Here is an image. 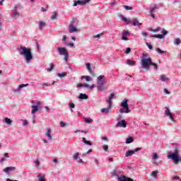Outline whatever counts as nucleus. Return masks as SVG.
I'll return each instance as SVG.
<instances>
[{
  "label": "nucleus",
  "mask_w": 181,
  "mask_h": 181,
  "mask_svg": "<svg viewBox=\"0 0 181 181\" xmlns=\"http://www.w3.org/2000/svg\"><path fill=\"white\" fill-rule=\"evenodd\" d=\"M20 56H22L27 64H30V62L33 60V54L32 53V49L28 48L25 46L20 45L17 49Z\"/></svg>",
  "instance_id": "1"
},
{
  "label": "nucleus",
  "mask_w": 181,
  "mask_h": 181,
  "mask_svg": "<svg viewBox=\"0 0 181 181\" xmlns=\"http://www.w3.org/2000/svg\"><path fill=\"white\" fill-rule=\"evenodd\" d=\"M152 64V58L148 53H143L141 56V69L144 70H149Z\"/></svg>",
  "instance_id": "2"
},
{
  "label": "nucleus",
  "mask_w": 181,
  "mask_h": 181,
  "mask_svg": "<svg viewBox=\"0 0 181 181\" xmlns=\"http://www.w3.org/2000/svg\"><path fill=\"white\" fill-rule=\"evenodd\" d=\"M168 159H172L175 163H179L181 162V156H179V148L176 147L174 153H170L168 155Z\"/></svg>",
  "instance_id": "3"
},
{
  "label": "nucleus",
  "mask_w": 181,
  "mask_h": 181,
  "mask_svg": "<svg viewBox=\"0 0 181 181\" xmlns=\"http://www.w3.org/2000/svg\"><path fill=\"white\" fill-rule=\"evenodd\" d=\"M97 88L99 91H104L105 86V76L100 75L97 78Z\"/></svg>",
  "instance_id": "4"
},
{
  "label": "nucleus",
  "mask_w": 181,
  "mask_h": 181,
  "mask_svg": "<svg viewBox=\"0 0 181 181\" xmlns=\"http://www.w3.org/2000/svg\"><path fill=\"white\" fill-rule=\"evenodd\" d=\"M32 103L35 105H32L31 114L35 115L39 110H42V103L40 102L33 101Z\"/></svg>",
  "instance_id": "5"
},
{
  "label": "nucleus",
  "mask_w": 181,
  "mask_h": 181,
  "mask_svg": "<svg viewBox=\"0 0 181 181\" xmlns=\"http://www.w3.org/2000/svg\"><path fill=\"white\" fill-rule=\"evenodd\" d=\"M74 23H76V21L74 20L71 21L70 25L69 26V33H77L80 32V30H78L77 28H76V26H74Z\"/></svg>",
  "instance_id": "6"
},
{
  "label": "nucleus",
  "mask_w": 181,
  "mask_h": 181,
  "mask_svg": "<svg viewBox=\"0 0 181 181\" xmlns=\"http://www.w3.org/2000/svg\"><path fill=\"white\" fill-rule=\"evenodd\" d=\"M165 115L166 117H169L170 121L175 122V119L173 118L175 117V115H173V113L170 112V109H169V107H165Z\"/></svg>",
  "instance_id": "7"
},
{
  "label": "nucleus",
  "mask_w": 181,
  "mask_h": 181,
  "mask_svg": "<svg viewBox=\"0 0 181 181\" xmlns=\"http://www.w3.org/2000/svg\"><path fill=\"white\" fill-rule=\"evenodd\" d=\"M90 2V0H77L74 1L73 6H77V5H81V6H84V5H87Z\"/></svg>",
  "instance_id": "8"
},
{
  "label": "nucleus",
  "mask_w": 181,
  "mask_h": 181,
  "mask_svg": "<svg viewBox=\"0 0 181 181\" xmlns=\"http://www.w3.org/2000/svg\"><path fill=\"white\" fill-rule=\"evenodd\" d=\"M139 151H142V148L138 147L134 148V150H129L126 153L125 157L129 158V156H132V155H134L135 152H139Z\"/></svg>",
  "instance_id": "9"
},
{
  "label": "nucleus",
  "mask_w": 181,
  "mask_h": 181,
  "mask_svg": "<svg viewBox=\"0 0 181 181\" xmlns=\"http://www.w3.org/2000/svg\"><path fill=\"white\" fill-rule=\"evenodd\" d=\"M115 128H127V121L125 119L118 121L115 125Z\"/></svg>",
  "instance_id": "10"
},
{
  "label": "nucleus",
  "mask_w": 181,
  "mask_h": 181,
  "mask_svg": "<svg viewBox=\"0 0 181 181\" xmlns=\"http://www.w3.org/2000/svg\"><path fill=\"white\" fill-rule=\"evenodd\" d=\"M57 51L60 56H65L69 54V52H67V49L65 47H59L57 49Z\"/></svg>",
  "instance_id": "11"
},
{
  "label": "nucleus",
  "mask_w": 181,
  "mask_h": 181,
  "mask_svg": "<svg viewBox=\"0 0 181 181\" xmlns=\"http://www.w3.org/2000/svg\"><path fill=\"white\" fill-rule=\"evenodd\" d=\"M129 35H130L129 31H128L127 30H124L122 32V40H124V41L129 40L128 37H127L129 36Z\"/></svg>",
  "instance_id": "12"
},
{
  "label": "nucleus",
  "mask_w": 181,
  "mask_h": 181,
  "mask_svg": "<svg viewBox=\"0 0 181 181\" xmlns=\"http://www.w3.org/2000/svg\"><path fill=\"white\" fill-rule=\"evenodd\" d=\"M121 105L126 110V112H131V110H129V107L128 106V100H124L121 103Z\"/></svg>",
  "instance_id": "13"
},
{
  "label": "nucleus",
  "mask_w": 181,
  "mask_h": 181,
  "mask_svg": "<svg viewBox=\"0 0 181 181\" xmlns=\"http://www.w3.org/2000/svg\"><path fill=\"white\" fill-rule=\"evenodd\" d=\"M45 136L48 139V141H52V129L47 128L46 132L45 133Z\"/></svg>",
  "instance_id": "14"
},
{
  "label": "nucleus",
  "mask_w": 181,
  "mask_h": 181,
  "mask_svg": "<svg viewBox=\"0 0 181 181\" xmlns=\"http://www.w3.org/2000/svg\"><path fill=\"white\" fill-rule=\"evenodd\" d=\"M114 98H115V95L114 94V93H112L107 98L106 103H107V104H109L110 105H112V100H114Z\"/></svg>",
  "instance_id": "15"
},
{
  "label": "nucleus",
  "mask_w": 181,
  "mask_h": 181,
  "mask_svg": "<svg viewBox=\"0 0 181 181\" xmlns=\"http://www.w3.org/2000/svg\"><path fill=\"white\" fill-rule=\"evenodd\" d=\"M111 107H112V105H109L107 107L101 109L100 112L103 114H110L111 111Z\"/></svg>",
  "instance_id": "16"
},
{
  "label": "nucleus",
  "mask_w": 181,
  "mask_h": 181,
  "mask_svg": "<svg viewBox=\"0 0 181 181\" xmlns=\"http://www.w3.org/2000/svg\"><path fill=\"white\" fill-rule=\"evenodd\" d=\"M117 180L119 181H134V180L129 178V177H127L125 175H120Z\"/></svg>",
  "instance_id": "17"
},
{
  "label": "nucleus",
  "mask_w": 181,
  "mask_h": 181,
  "mask_svg": "<svg viewBox=\"0 0 181 181\" xmlns=\"http://www.w3.org/2000/svg\"><path fill=\"white\" fill-rule=\"evenodd\" d=\"M119 175H121V173H119V170L118 169V168H115L114 170H113V171L112 172V176H117V178H119Z\"/></svg>",
  "instance_id": "18"
},
{
  "label": "nucleus",
  "mask_w": 181,
  "mask_h": 181,
  "mask_svg": "<svg viewBox=\"0 0 181 181\" xmlns=\"http://www.w3.org/2000/svg\"><path fill=\"white\" fill-rule=\"evenodd\" d=\"M16 168L15 167H7L3 170V172H5V173H9V172H12V170H15Z\"/></svg>",
  "instance_id": "19"
},
{
  "label": "nucleus",
  "mask_w": 181,
  "mask_h": 181,
  "mask_svg": "<svg viewBox=\"0 0 181 181\" xmlns=\"http://www.w3.org/2000/svg\"><path fill=\"white\" fill-rule=\"evenodd\" d=\"M120 18H121L122 21H123V22H124V23L126 25H129V23H131V21L128 18H126L125 16H120Z\"/></svg>",
  "instance_id": "20"
},
{
  "label": "nucleus",
  "mask_w": 181,
  "mask_h": 181,
  "mask_svg": "<svg viewBox=\"0 0 181 181\" xmlns=\"http://www.w3.org/2000/svg\"><path fill=\"white\" fill-rule=\"evenodd\" d=\"M159 80H160V81H163V83H165L166 81H169V78L166 77L165 75L162 74Z\"/></svg>",
  "instance_id": "21"
},
{
  "label": "nucleus",
  "mask_w": 181,
  "mask_h": 181,
  "mask_svg": "<svg viewBox=\"0 0 181 181\" xmlns=\"http://www.w3.org/2000/svg\"><path fill=\"white\" fill-rule=\"evenodd\" d=\"M38 24H39V30H42L43 29V28H45V26H46V23H45L43 21H39Z\"/></svg>",
  "instance_id": "22"
},
{
  "label": "nucleus",
  "mask_w": 181,
  "mask_h": 181,
  "mask_svg": "<svg viewBox=\"0 0 181 181\" xmlns=\"http://www.w3.org/2000/svg\"><path fill=\"white\" fill-rule=\"evenodd\" d=\"M132 25L133 26H140L141 23L137 19L134 18L132 20Z\"/></svg>",
  "instance_id": "23"
},
{
  "label": "nucleus",
  "mask_w": 181,
  "mask_h": 181,
  "mask_svg": "<svg viewBox=\"0 0 181 181\" xmlns=\"http://www.w3.org/2000/svg\"><path fill=\"white\" fill-rule=\"evenodd\" d=\"M13 18H15V19H18V18H19V12H18L16 8L13 10Z\"/></svg>",
  "instance_id": "24"
},
{
  "label": "nucleus",
  "mask_w": 181,
  "mask_h": 181,
  "mask_svg": "<svg viewBox=\"0 0 181 181\" xmlns=\"http://www.w3.org/2000/svg\"><path fill=\"white\" fill-rule=\"evenodd\" d=\"M3 122L8 124V125H12V120H11L8 117H5Z\"/></svg>",
  "instance_id": "25"
},
{
  "label": "nucleus",
  "mask_w": 181,
  "mask_h": 181,
  "mask_svg": "<svg viewBox=\"0 0 181 181\" xmlns=\"http://www.w3.org/2000/svg\"><path fill=\"white\" fill-rule=\"evenodd\" d=\"M127 64H128V66H135V64H136V62L131 59H127Z\"/></svg>",
  "instance_id": "26"
},
{
  "label": "nucleus",
  "mask_w": 181,
  "mask_h": 181,
  "mask_svg": "<svg viewBox=\"0 0 181 181\" xmlns=\"http://www.w3.org/2000/svg\"><path fill=\"white\" fill-rule=\"evenodd\" d=\"M78 98L80 100H87V98H88V95H87L86 94H84V93H81L79 95Z\"/></svg>",
  "instance_id": "27"
},
{
  "label": "nucleus",
  "mask_w": 181,
  "mask_h": 181,
  "mask_svg": "<svg viewBox=\"0 0 181 181\" xmlns=\"http://www.w3.org/2000/svg\"><path fill=\"white\" fill-rule=\"evenodd\" d=\"M69 108H70L71 112H73V108H76V105L73 102H70L68 105Z\"/></svg>",
  "instance_id": "28"
},
{
  "label": "nucleus",
  "mask_w": 181,
  "mask_h": 181,
  "mask_svg": "<svg viewBox=\"0 0 181 181\" xmlns=\"http://www.w3.org/2000/svg\"><path fill=\"white\" fill-rule=\"evenodd\" d=\"M180 43H181L180 38L174 39L173 44L175 45V46H179Z\"/></svg>",
  "instance_id": "29"
},
{
  "label": "nucleus",
  "mask_w": 181,
  "mask_h": 181,
  "mask_svg": "<svg viewBox=\"0 0 181 181\" xmlns=\"http://www.w3.org/2000/svg\"><path fill=\"white\" fill-rule=\"evenodd\" d=\"M151 37H156V39H163L165 36L162 34H158V35H153L151 36Z\"/></svg>",
  "instance_id": "30"
},
{
  "label": "nucleus",
  "mask_w": 181,
  "mask_h": 181,
  "mask_svg": "<svg viewBox=\"0 0 181 181\" xmlns=\"http://www.w3.org/2000/svg\"><path fill=\"white\" fill-rule=\"evenodd\" d=\"M86 69L88 70V71L90 74H93V71H91V64H90V63H86Z\"/></svg>",
  "instance_id": "31"
},
{
  "label": "nucleus",
  "mask_w": 181,
  "mask_h": 181,
  "mask_svg": "<svg viewBox=\"0 0 181 181\" xmlns=\"http://www.w3.org/2000/svg\"><path fill=\"white\" fill-rule=\"evenodd\" d=\"M73 160H77L78 158H80V153L76 152L73 155Z\"/></svg>",
  "instance_id": "32"
},
{
  "label": "nucleus",
  "mask_w": 181,
  "mask_h": 181,
  "mask_svg": "<svg viewBox=\"0 0 181 181\" xmlns=\"http://www.w3.org/2000/svg\"><path fill=\"white\" fill-rule=\"evenodd\" d=\"M158 153H154L153 155V160H154L153 162V165H158V163L156 162V161H155V160H156V159H158Z\"/></svg>",
  "instance_id": "33"
},
{
  "label": "nucleus",
  "mask_w": 181,
  "mask_h": 181,
  "mask_svg": "<svg viewBox=\"0 0 181 181\" xmlns=\"http://www.w3.org/2000/svg\"><path fill=\"white\" fill-rule=\"evenodd\" d=\"M37 177L38 179V181H46V180H45V175H42V174H39L37 175Z\"/></svg>",
  "instance_id": "34"
},
{
  "label": "nucleus",
  "mask_w": 181,
  "mask_h": 181,
  "mask_svg": "<svg viewBox=\"0 0 181 181\" xmlns=\"http://www.w3.org/2000/svg\"><path fill=\"white\" fill-rule=\"evenodd\" d=\"M28 86H29V83L21 84L18 86L17 90H18V91H19V90H22V88H23V87H28Z\"/></svg>",
  "instance_id": "35"
},
{
  "label": "nucleus",
  "mask_w": 181,
  "mask_h": 181,
  "mask_svg": "<svg viewBox=\"0 0 181 181\" xmlns=\"http://www.w3.org/2000/svg\"><path fill=\"white\" fill-rule=\"evenodd\" d=\"M132 142H134V137L130 136L126 139V144H132Z\"/></svg>",
  "instance_id": "36"
},
{
  "label": "nucleus",
  "mask_w": 181,
  "mask_h": 181,
  "mask_svg": "<svg viewBox=\"0 0 181 181\" xmlns=\"http://www.w3.org/2000/svg\"><path fill=\"white\" fill-rule=\"evenodd\" d=\"M80 87H90V85L87 83H79L77 85V88H80Z\"/></svg>",
  "instance_id": "37"
},
{
  "label": "nucleus",
  "mask_w": 181,
  "mask_h": 181,
  "mask_svg": "<svg viewBox=\"0 0 181 181\" xmlns=\"http://www.w3.org/2000/svg\"><path fill=\"white\" fill-rule=\"evenodd\" d=\"M156 9H159V6H158V5H154L153 7H151V8H150V11H151V12H155V11H156Z\"/></svg>",
  "instance_id": "38"
},
{
  "label": "nucleus",
  "mask_w": 181,
  "mask_h": 181,
  "mask_svg": "<svg viewBox=\"0 0 181 181\" xmlns=\"http://www.w3.org/2000/svg\"><path fill=\"white\" fill-rule=\"evenodd\" d=\"M156 52L157 53H159V54H166V52L160 49V48H157Z\"/></svg>",
  "instance_id": "39"
},
{
  "label": "nucleus",
  "mask_w": 181,
  "mask_h": 181,
  "mask_svg": "<svg viewBox=\"0 0 181 181\" xmlns=\"http://www.w3.org/2000/svg\"><path fill=\"white\" fill-rule=\"evenodd\" d=\"M81 78H85L86 81H91V78L89 76H82Z\"/></svg>",
  "instance_id": "40"
},
{
  "label": "nucleus",
  "mask_w": 181,
  "mask_h": 181,
  "mask_svg": "<svg viewBox=\"0 0 181 181\" xmlns=\"http://www.w3.org/2000/svg\"><path fill=\"white\" fill-rule=\"evenodd\" d=\"M53 69H54V64H53V63H52V64H49V68H48V69H47V71L48 72H50V71H52V70Z\"/></svg>",
  "instance_id": "41"
},
{
  "label": "nucleus",
  "mask_w": 181,
  "mask_h": 181,
  "mask_svg": "<svg viewBox=\"0 0 181 181\" xmlns=\"http://www.w3.org/2000/svg\"><path fill=\"white\" fill-rule=\"evenodd\" d=\"M62 43L67 45V37L66 35H63L62 37Z\"/></svg>",
  "instance_id": "42"
},
{
  "label": "nucleus",
  "mask_w": 181,
  "mask_h": 181,
  "mask_svg": "<svg viewBox=\"0 0 181 181\" xmlns=\"http://www.w3.org/2000/svg\"><path fill=\"white\" fill-rule=\"evenodd\" d=\"M85 122H86L87 124H91V122H93V119L90 118H85L84 119Z\"/></svg>",
  "instance_id": "43"
},
{
  "label": "nucleus",
  "mask_w": 181,
  "mask_h": 181,
  "mask_svg": "<svg viewBox=\"0 0 181 181\" xmlns=\"http://www.w3.org/2000/svg\"><path fill=\"white\" fill-rule=\"evenodd\" d=\"M152 177H158V171H153L151 173Z\"/></svg>",
  "instance_id": "44"
},
{
  "label": "nucleus",
  "mask_w": 181,
  "mask_h": 181,
  "mask_svg": "<svg viewBox=\"0 0 181 181\" xmlns=\"http://www.w3.org/2000/svg\"><path fill=\"white\" fill-rule=\"evenodd\" d=\"M58 76L62 78L63 77H66V76H67V73L63 72L62 74H58Z\"/></svg>",
  "instance_id": "45"
},
{
  "label": "nucleus",
  "mask_w": 181,
  "mask_h": 181,
  "mask_svg": "<svg viewBox=\"0 0 181 181\" xmlns=\"http://www.w3.org/2000/svg\"><path fill=\"white\" fill-rule=\"evenodd\" d=\"M123 8H124V9H126V11H132V7L128 6L127 5H124Z\"/></svg>",
  "instance_id": "46"
},
{
  "label": "nucleus",
  "mask_w": 181,
  "mask_h": 181,
  "mask_svg": "<svg viewBox=\"0 0 181 181\" xmlns=\"http://www.w3.org/2000/svg\"><path fill=\"white\" fill-rule=\"evenodd\" d=\"M151 66H153V69L154 70H158V64H155L153 62H151Z\"/></svg>",
  "instance_id": "47"
},
{
  "label": "nucleus",
  "mask_w": 181,
  "mask_h": 181,
  "mask_svg": "<svg viewBox=\"0 0 181 181\" xmlns=\"http://www.w3.org/2000/svg\"><path fill=\"white\" fill-rule=\"evenodd\" d=\"M56 18H57V13H54V14L52 15L51 19L53 21V20L56 19Z\"/></svg>",
  "instance_id": "48"
},
{
  "label": "nucleus",
  "mask_w": 181,
  "mask_h": 181,
  "mask_svg": "<svg viewBox=\"0 0 181 181\" xmlns=\"http://www.w3.org/2000/svg\"><path fill=\"white\" fill-rule=\"evenodd\" d=\"M33 124H36V115H33Z\"/></svg>",
  "instance_id": "49"
},
{
  "label": "nucleus",
  "mask_w": 181,
  "mask_h": 181,
  "mask_svg": "<svg viewBox=\"0 0 181 181\" xmlns=\"http://www.w3.org/2000/svg\"><path fill=\"white\" fill-rule=\"evenodd\" d=\"M161 33L163 36H166V35H168V30L163 29Z\"/></svg>",
  "instance_id": "50"
},
{
  "label": "nucleus",
  "mask_w": 181,
  "mask_h": 181,
  "mask_svg": "<svg viewBox=\"0 0 181 181\" xmlns=\"http://www.w3.org/2000/svg\"><path fill=\"white\" fill-rule=\"evenodd\" d=\"M153 13H154L153 11H151L150 16H151V18H153V19H156V17L155 16V14H153Z\"/></svg>",
  "instance_id": "51"
},
{
  "label": "nucleus",
  "mask_w": 181,
  "mask_h": 181,
  "mask_svg": "<svg viewBox=\"0 0 181 181\" xmlns=\"http://www.w3.org/2000/svg\"><path fill=\"white\" fill-rule=\"evenodd\" d=\"M119 112H120V114H124V113L128 114L129 113V112H127V110H124V109H120Z\"/></svg>",
  "instance_id": "52"
},
{
  "label": "nucleus",
  "mask_w": 181,
  "mask_h": 181,
  "mask_svg": "<svg viewBox=\"0 0 181 181\" xmlns=\"http://www.w3.org/2000/svg\"><path fill=\"white\" fill-rule=\"evenodd\" d=\"M146 45L150 50H152L153 49V47L149 43L146 42Z\"/></svg>",
  "instance_id": "53"
},
{
  "label": "nucleus",
  "mask_w": 181,
  "mask_h": 181,
  "mask_svg": "<svg viewBox=\"0 0 181 181\" xmlns=\"http://www.w3.org/2000/svg\"><path fill=\"white\" fill-rule=\"evenodd\" d=\"M101 36H103V33L93 35V39H97V37H101Z\"/></svg>",
  "instance_id": "54"
},
{
  "label": "nucleus",
  "mask_w": 181,
  "mask_h": 181,
  "mask_svg": "<svg viewBox=\"0 0 181 181\" xmlns=\"http://www.w3.org/2000/svg\"><path fill=\"white\" fill-rule=\"evenodd\" d=\"M126 54H129L131 53V49L129 47H127L125 51Z\"/></svg>",
  "instance_id": "55"
},
{
  "label": "nucleus",
  "mask_w": 181,
  "mask_h": 181,
  "mask_svg": "<svg viewBox=\"0 0 181 181\" xmlns=\"http://www.w3.org/2000/svg\"><path fill=\"white\" fill-rule=\"evenodd\" d=\"M64 60L65 62H67V60H69V53L66 54H65V55H64Z\"/></svg>",
  "instance_id": "56"
},
{
  "label": "nucleus",
  "mask_w": 181,
  "mask_h": 181,
  "mask_svg": "<svg viewBox=\"0 0 181 181\" xmlns=\"http://www.w3.org/2000/svg\"><path fill=\"white\" fill-rule=\"evenodd\" d=\"M23 126L26 127L28 125V120L23 119Z\"/></svg>",
  "instance_id": "57"
},
{
  "label": "nucleus",
  "mask_w": 181,
  "mask_h": 181,
  "mask_svg": "<svg viewBox=\"0 0 181 181\" xmlns=\"http://www.w3.org/2000/svg\"><path fill=\"white\" fill-rule=\"evenodd\" d=\"M86 145H88L89 146H91L93 145V143L90 141H87L85 142Z\"/></svg>",
  "instance_id": "58"
},
{
  "label": "nucleus",
  "mask_w": 181,
  "mask_h": 181,
  "mask_svg": "<svg viewBox=\"0 0 181 181\" xmlns=\"http://www.w3.org/2000/svg\"><path fill=\"white\" fill-rule=\"evenodd\" d=\"M103 148L104 149V151H105V152H107V151H108V146H107V145H103Z\"/></svg>",
  "instance_id": "59"
},
{
  "label": "nucleus",
  "mask_w": 181,
  "mask_h": 181,
  "mask_svg": "<svg viewBox=\"0 0 181 181\" xmlns=\"http://www.w3.org/2000/svg\"><path fill=\"white\" fill-rule=\"evenodd\" d=\"M34 163H35L37 167L40 165V162L38 160H34Z\"/></svg>",
  "instance_id": "60"
},
{
  "label": "nucleus",
  "mask_w": 181,
  "mask_h": 181,
  "mask_svg": "<svg viewBox=\"0 0 181 181\" xmlns=\"http://www.w3.org/2000/svg\"><path fill=\"white\" fill-rule=\"evenodd\" d=\"M59 124L62 128H64V127L66 125L64 122H60Z\"/></svg>",
  "instance_id": "61"
},
{
  "label": "nucleus",
  "mask_w": 181,
  "mask_h": 181,
  "mask_svg": "<svg viewBox=\"0 0 181 181\" xmlns=\"http://www.w3.org/2000/svg\"><path fill=\"white\" fill-rule=\"evenodd\" d=\"M77 162L78 163H84V161H83V159H81L80 157L78 158Z\"/></svg>",
  "instance_id": "62"
},
{
  "label": "nucleus",
  "mask_w": 181,
  "mask_h": 181,
  "mask_svg": "<svg viewBox=\"0 0 181 181\" xmlns=\"http://www.w3.org/2000/svg\"><path fill=\"white\" fill-rule=\"evenodd\" d=\"M41 11H42V12H47V7H42L41 8Z\"/></svg>",
  "instance_id": "63"
},
{
  "label": "nucleus",
  "mask_w": 181,
  "mask_h": 181,
  "mask_svg": "<svg viewBox=\"0 0 181 181\" xmlns=\"http://www.w3.org/2000/svg\"><path fill=\"white\" fill-rule=\"evenodd\" d=\"M158 30H160V27H157L156 29L153 30V32H158Z\"/></svg>",
  "instance_id": "64"
}]
</instances>
